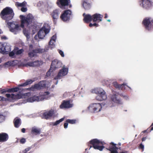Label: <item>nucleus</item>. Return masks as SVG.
Returning a JSON list of instances; mask_svg holds the SVG:
<instances>
[{
    "instance_id": "obj_1",
    "label": "nucleus",
    "mask_w": 153,
    "mask_h": 153,
    "mask_svg": "<svg viewBox=\"0 0 153 153\" xmlns=\"http://www.w3.org/2000/svg\"><path fill=\"white\" fill-rule=\"evenodd\" d=\"M106 143L104 142L99 140L97 139H94L91 140L88 143V146L90 147L89 149L93 147L95 149L98 150L100 151L103 150L105 148L107 150H108L110 153H127V152H118V149L120 150V147L116 146L117 144L113 142H111L108 145H106Z\"/></svg>"
},
{
    "instance_id": "obj_2",
    "label": "nucleus",
    "mask_w": 153,
    "mask_h": 153,
    "mask_svg": "<svg viewBox=\"0 0 153 153\" xmlns=\"http://www.w3.org/2000/svg\"><path fill=\"white\" fill-rule=\"evenodd\" d=\"M14 15L13 9L9 7H6L4 8L0 13V16L6 22L11 19Z\"/></svg>"
},
{
    "instance_id": "obj_3",
    "label": "nucleus",
    "mask_w": 153,
    "mask_h": 153,
    "mask_svg": "<svg viewBox=\"0 0 153 153\" xmlns=\"http://www.w3.org/2000/svg\"><path fill=\"white\" fill-rule=\"evenodd\" d=\"M142 24L146 30L148 31L153 30V18H145L143 20Z\"/></svg>"
},
{
    "instance_id": "obj_4",
    "label": "nucleus",
    "mask_w": 153,
    "mask_h": 153,
    "mask_svg": "<svg viewBox=\"0 0 153 153\" xmlns=\"http://www.w3.org/2000/svg\"><path fill=\"white\" fill-rule=\"evenodd\" d=\"M21 19V24L20 26L21 27L24 28L25 25L27 27L29 25L31 24L33 20V17L31 16L28 15L27 16H25L23 15L20 16Z\"/></svg>"
},
{
    "instance_id": "obj_5",
    "label": "nucleus",
    "mask_w": 153,
    "mask_h": 153,
    "mask_svg": "<svg viewBox=\"0 0 153 153\" xmlns=\"http://www.w3.org/2000/svg\"><path fill=\"white\" fill-rule=\"evenodd\" d=\"M30 92H27L25 94H21L20 92L16 95L13 94H5V96L7 98L10 97L13 100H18L23 98H26L27 97H29L30 95Z\"/></svg>"
},
{
    "instance_id": "obj_6",
    "label": "nucleus",
    "mask_w": 153,
    "mask_h": 153,
    "mask_svg": "<svg viewBox=\"0 0 153 153\" xmlns=\"http://www.w3.org/2000/svg\"><path fill=\"white\" fill-rule=\"evenodd\" d=\"M93 91L96 94H98L96 97L97 100L101 101L106 99V95L105 94V92L102 89L97 88L95 89Z\"/></svg>"
},
{
    "instance_id": "obj_7",
    "label": "nucleus",
    "mask_w": 153,
    "mask_h": 153,
    "mask_svg": "<svg viewBox=\"0 0 153 153\" xmlns=\"http://www.w3.org/2000/svg\"><path fill=\"white\" fill-rule=\"evenodd\" d=\"M46 86V82L45 81H40L39 83L32 86L30 88H27L29 91H34L35 89L40 90Z\"/></svg>"
},
{
    "instance_id": "obj_8",
    "label": "nucleus",
    "mask_w": 153,
    "mask_h": 153,
    "mask_svg": "<svg viewBox=\"0 0 153 153\" xmlns=\"http://www.w3.org/2000/svg\"><path fill=\"white\" fill-rule=\"evenodd\" d=\"M71 16V11L69 10L64 11L60 16L61 19L63 21L65 22L69 21Z\"/></svg>"
},
{
    "instance_id": "obj_9",
    "label": "nucleus",
    "mask_w": 153,
    "mask_h": 153,
    "mask_svg": "<svg viewBox=\"0 0 153 153\" xmlns=\"http://www.w3.org/2000/svg\"><path fill=\"white\" fill-rule=\"evenodd\" d=\"M102 108V105L99 103L92 104L88 107L89 110L92 112H97L100 111H101Z\"/></svg>"
},
{
    "instance_id": "obj_10",
    "label": "nucleus",
    "mask_w": 153,
    "mask_h": 153,
    "mask_svg": "<svg viewBox=\"0 0 153 153\" xmlns=\"http://www.w3.org/2000/svg\"><path fill=\"white\" fill-rule=\"evenodd\" d=\"M62 65V63L60 61L56 59H54L52 62L50 70H54L56 68H61Z\"/></svg>"
},
{
    "instance_id": "obj_11",
    "label": "nucleus",
    "mask_w": 153,
    "mask_h": 153,
    "mask_svg": "<svg viewBox=\"0 0 153 153\" xmlns=\"http://www.w3.org/2000/svg\"><path fill=\"white\" fill-rule=\"evenodd\" d=\"M45 52V49L37 48L29 52L28 53V55L30 57L32 58L37 53H42Z\"/></svg>"
},
{
    "instance_id": "obj_12",
    "label": "nucleus",
    "mask_w": 153,
    "mask_h": 153,
    "mask_svg": "<svg viewBox=\"0 0 153 153\" xmlns=\"http://www.w3.org/2000/svg\"><path fill=\"white\" fill-rule=\"evenodd\" d=\"M70 2V0H57L56 4L60 8L64 9L66 6L69 5Z\"/></svg>"
},
{
    "instance_id": "obj_13",
    "label": "nucleus",
    "mask_w": 153,
    "mask_h": 153,
    "mask_svg": "<svg viewBox=\"0 0 153 153\" xmlns=\"http://www.w3.org/2000/svg\"><path fill=\"white\" fill-rule=\"evenodd\" d=\"M73 104L70 102V100H64L59 106L61 109L69 108L73 107Z\"/></svg>"
},
{
    "instance_id": "obj_14",
    "label": "nucleus",
    "mask_w": 153,
    "mask_h": 153,
    "mask_svg": "<svg viewBox=\"0 0 153 153\" xmlns=\"http://www.w3.org/2000/svg\"><path fill=\"white\" fill-rule=\"evenodd\" d=\"M7 25L10 31L11 32L15 33L19 29V25L16 23L13 22H8Z\"/></svg>"
},
{
    "instance_id": "obj_15",
    "label": "nucleus",
    "mask_w": 153,
    "mask_h": 153,
    "mask_svg": "<svg viewBox=\"0 0 153 153\" xmlns=\"http://www.w3.org/2000/svg\"><path fill=\"white\" fill-rule=\"evenodd\" d=\"M93 0H82L81 1L82 7L86 10H88L91 7Z\"/></svg>"
},
{
    "instance_id": "obj_16",
    "label": "nucleus",
    "mask_w": 153,
    "mask_h": 153,
    "mask_svg": "<svg viewBox=\"0 0 153 153\" xmlns=\"http://www.w3.org/2000/svg\"><path fill=\"white\" fill-rule=\"evenodd\" d=\"M142 2V6L144 8L148 10L153 6V2L150 0H141Z\"/></svg>"
},
{
    "instance_id": "obj_17",
    "label": "nucleus",
    "mask_w": 153,
    "mask_h": 153,
    "mask_svg": "<svg viewBox=\"0 0 153 153\" xmlns=\"http://www.w3.org/2000/svg\"><path fill=\"white\" fill-rule=\"evenodd\" d=\"M60 13L59 10L56 9L54 10L51 14V15L52 18L53 22L54 24L56 23L57 20L59 17V15Z\"/></svg>"
},
{
    "instance_id": "obj_18",
    "label": "nucleus",
    "mask_w": 153,
    "mask_h": 153,
    "mask_svg": "<svg viewBox=\"0 0 153 153\" xmlns=\"http://www.w3.org/2000/svg\"><path fill=\"white\" fill-rule=\"evenodd\" d=\"M68 71V69L67 68H63L60 70L58 75L54 77V79H60L61 77L65 76L67 74Z\"/></svg>"
},
{
    "instance_id": "obj_19",
    "label": "nucleus",
    "mask_w": 153,
    "mask_h": 153,
    "mask_svg": "<svg viewBox=\"0 0 153 153\" xmlns=\"http://www.w3.org/2000/svg\"><path fill=\"white\" fill-rule=\"evenodd\" d=\"M20 90V88L18 87H15V88H7L6 89H4L1 90V94H2L5 93L6 92L8 93H14L17 92Z\"/></svg>"
},
{
    "instance_id": "obj_20",
    "label": "nucleus",
    "mask_w": 153,
    "mask_h": 153,
    "mask_svg": "<svg viewBox=\"0 0 153 153\" xmlns=\"http://www.w3.org/2000/svg\"><path fill=\"white\" fill-rule=\"evenodd\" d=\"M103 16L98 13H95L92 15L93 21L94 22H99L102 21Z\"/></svg>"
},
{
    "instance_id": "obj_21",
    "label": "nucleus",
    "mask_w": 153,
    "mask_h": 153,
    "mask_svg": "<svg viewBox=\"0 0 153 153\" xmlns=\"http://www.w3.org/2000/svg\"><path fill=\"white\" fill-rule=\"evenodd\" d=\"M54 114V111L51 110L44 113L43 116L45 119L47 120L51 118L53 115Z\"/></svg>"
},
{
    "instance_id": "obj_22",
    "label": "nucleus",
    "mask_w": 153,
    "mask_h": 153,
    "mask_svg": "<svg viewBox=\"0 0 153 153\" xmlns=\"http://www.w3.org/2000/svg\"><path fill=\"white\" fill-rule=\"evenodd\" d=\"M111 100L114 102L118 104H121L122 103L120 96L117 94H114L112 95L111 97Z\"/></svg>"
},
{
    "instance_id": "obj_23",
    "label": "nucleus",
    "mask_w": 153,
    "mask_h": 153,
    "mask_svg": "<svg viewBox=\"0 0 153 153\" xmlns=\"http://www.w3.org/2000/svg\"><path fill=\"white\" fill-rule=\"evenodd\" d=\"M9 139L8 134L4 132L0 133V142H3L7 141Z\"/></svg>"
},
{
    "instance_id": "obj_24",
    "label": "nucleus",
    "mask_w": 153,
    "mask_h": 153,
    "mask_svg": "<svg viewBox=\"0 0 153 153\" xmlns=\"http://www.w3.org/2000/svg\"><path fill=\"white\" fill-rule=\"evenodd\" d=\"M50 93L48 91H45L42 94H40L39 96L40 101H43L44 100H48L50 97Z\"/></svg>"
},
{
    "instance_id": "obj_25",
    "label": "nucleus",
    "mask_w": 153,
    "mask_h": 153,
    "mask_svg": "<svg viewBox=\"0 0 153 153\" xmlns=\"http://www.w3.org/2000/svg\"><path fill=\"white\" fill-rule=\"evenodd\" d=\"M43 64V62L41 61H36L34 62H29L27 63V65L30 67H36L40 66Z\"/></svg>"
},
{
    "instance_id": "obj_26",
    "label": "nucleus",
    "mask_w": 153,
    "mask_h": 153,
    "mask_svg": "<svg viewBox=\"0 0 153 153\" xmlns=\"http://www.w3.org/2000/svg\"><path fill=\"white\" fill-rule=\"evenodd\" d=\"M83 16H84L83 20L85 23H88L93 21L92 15L91 16L89 14L85 15L84 13L83 14Z\"/></svg>"
},
{
    "instance_id": "obj_27",
    "label": "nucleus",
    "mask_w": 153,
    "mask_h": 153,
    "mask_svg": "<svg viewBox=\"0 0 153 153\" xmlns=\"http://www.w3.org/2000/svg\"><path fill=\"white\" fill-rule=\"evenodd\" d=\"M27 101L30 102H32L35 101H40L39 96H34L32 97L28 98L27 99Z\"/></svg>"
},
{
    "instance_id": "obj_28",
    "label": "nucleus",
    "mask_w": 153,
    "mask_h": 153,
    "mask_svg": "<svg viewBox=\"0 0 153 153\" xmlns=\"http://www.w3.org/2000/svg\"><path fill=\"white\" fill-rule=\"evenodd\" d=\"M35 81V80H32L31 79H28L26 81L23 83L19 84V86L25 87L27 85L32 84L33 82Z\"/></svg>"
},
{
    "instance_id": "obj_29",
    "label": "nucleus",
    "mask_w": 153,
    "mask_h": 153,
    "mask_svg": "<svg viewBox=\"0 0 153 153\" xmlns=\"http://www.w3.org/2000/svg\"><path fill=\"white\" fill-rule=\"evenodd\" d=\"M43 28H42L39 31L38 35L39 39H43L46 35L43 30Z\"/></svg>"
},
{
    "instance_id": "obj_30",
    "label": "nucleus",
    "mask_w": 153,
    "mask_h": 153,
    "mask_svg": "<svg viewBox=\"0 0 153 153\" xmlns=\"http://www.w3.org/2000/svg\"><path fill=\"white\" fill-rule=\"evenodd\" d=\"M31 133L32 134H34L36 135L40 134L41 133V130L40 129L33 128L31 130Z\"/></svg>"
},
{
    "instance_id": "obj_31",
    "label": "nucleus",
    "mask_w": 153,
    "mask_h": 153,
    "mask_svg": "<svg viewBox=\"0 0 153 153\" xmlns=\"http://www.w3.org/2000/svg\"><path fill=\"white\" fill-rule=\"evenodd\" d=\"M14 126L16 128H18L21 124V120L20 119H15L14 121Z\"/></svg>"
},
{
    "instance_id": "obj_32",
    "label": "nucleus",
    "mask_w": 153,
    "mask_h": 153,
    "mask_svg": "<svg viewBox=\"0 0 153 153\" xmlns=\"http://www.w3.org/2000/svg\"><path fill=\"white\" fill-rule=\"evenodd\" d=\"M18 48H15V50L16 54V55L21 54L24 51V50L23 49H22L20 50H18Z\"/></svg>"
},
{
    "instance_id": "obj_33",
    "label": "nucleus",
    "mask_w": 153,
    "mask_h": 153,
    "mask_svg": "<svg viewBox=\"0 0 153 153\" xmlns=\"http://www.w3.org/2000/svg\"><path fill=\"white\" fill-rule=\"evenodd\" d=\"M6 48V47H5L3 45H2L1 46H0V52H3V53H5L6 52H7L8 51H7Z\"/></svg>"
},
{
    "instance_id": "obj_34",
    "label": "nucleus",
    "mask_w": 153,
    "mask_h": 153,
    "mask_svg": "<svg viewBox=\"0 0 153 153\" xmlns=\"http://www.w3.org/2000/svg\"><path fill=\"white\" fill-rule=\"evenodd\" d=\"M64 120V118H62L61 119L59 120H57L55 122L53 123V126H56L57 125L59 124L60 123L63 121Z\"/></svg>"
},
{
    "instance_id": "obj_35",
    "label": "nucleus",
    "mask_w": 153,
    "mask_h": 153,
    "mask_svg": "<svg viewBox=\"0 0 153 153\" xmlns=\"http://www.w3.org/2000/svg\"><path fill=\"white\" fill-rule=\"evenodd\" d=\"M76 121V120H71L68 119L67 120L66 122L71 124H74L75 123Z\"/></svg>"
},
{
    "instance_id": "obj_36",
    "label": "nucleus",
    "mask_w": 153,
    "mask_h": 153,
    "mask_svg": "<svg viewBox=\"0 0 153 153\" xmlns=\"http://www.w3.org/2000/svg\"><path fill=\"white\" fill-rule=\"evenodd\" d=\"M55 45L54 44L53 42L50 40L49 42V47L51 49L54 48Z\"/></svg>"
},
{
    "instance_id": "obj_37",
    "label": "nucleus",
    "mask_w": 153,
    "mask_h": 153,
    "mask_svg": "<svg viewBox=\"0 0 153 153\" xmlns=\"http://www.w3.org/2000/svg\"><path fill=\"white\" fill-rule=\"evenodd\" d=\"M153 130V123L152 124L150 127L148 128L147 130H144L143 132L145 133L146 132H149Z\"/></svg>"
},
{
    "instance_id": "obj_38",
    "label": "nucleus",
    "mask_w": 153,
    "mask_h": 153,
    "mask_svg": "<svg viewBox=\"0 0 153 153\" xmlns=\"http://www.w3.org/2000/svg\"><path fill=\"white\" fill-rule=\"evenodd\" d=\"M26 4V3L25 2H23L22 3H20L19 2H17L16 3V5L18 7H23L25 6Z\"/></svg>"
},
{
    "instance_id": "obj_39",
    "label": "nucleus",
    "mask_w": 153,
    "mask_h": 153,
    "mask_svg": "<svg viewBox=\"0 0 153 153\" xmlns=\"http://www.w3.org/2000/svg\"><path fill=\"white\" fill-rule=\"evenodd\" d=\"M112 84L114 87L118 89L119 88H120V87L121 86V85H120L118 84V83L116 82H113Z\"/></svg>"
},
{
    "instance_id": "obj_40",
    "label": "nucleus",
    "mask_w": 153,
    "mask_h": 153,
    "mask_svg": "<svg viewBox=\"0 0 153 153\" xmlns=\"http://www.w3.org/2000/svg\"><path fill=\"white\" fill-rule=\"evenodd\" d=\"M42 28H43V30L45 35L48 34L49 32V30L48 28H46L45 27L43 26Z\"/></svg>"
},
{
    "instance_id": "obj_41",
    "label": "nucleus",
    "mask_w": 153,
    "mask_h": 153,
    "mask_svg": "<svg viewBox=\"0 0 153 153\" xmlns=\"http://www.w3.org/2000/svg\"><path fill=\"white\" fill-rule=\"evenodd\" d=\"M16 54L15 50V49L11 52H10L9 54V55L10 57H13Z\"/></svg>"
},
{
    "instance_id": "obj_42",
    "label": "nucleus",
    "mask_w": 153,
    "mask_h": 153,
    "mask_svg": "<svg viewBox=\"0 0 153 153\" xmlns=\"http://www.w3.org/2000/svg\"><path fill=\"white\" fill-rule=\"evenodd\" d=\"M26 141V140L25 138H21L19 141V142L21 144H24L25 143Z\"/></svg>"
},
{
    "instance_id": "obj_43",
    "label": "nucleus",
    "mask_w": 153,
    "mask_h": 153,
    "mask_svg": "<svg viewBox=\"0 0 153 153\" xmlns=\"http://www.w3.org/2000/svg\"><path fill=\"white\" fill-rule=\"evenodd\" d=\"M98 26V24L96 23H94L93 24H92L91 23H90L89 24V26L90 27H91L93 26L97 27Z\"/></svg>"
},
{
    "instance_id": "obj_44",
    "label": "nucleus",
    "mask_w": 153,
    "mask_h": 153,
    "mask_svg": "<svg viewBox=\"0 0 153 153\" xmlns=\"http://www.w3.org/2000/svg\"><path fill=\"white\" fill-rule=\"evenodd\" d=\"M126 85L125 84H123L122 85H121L120 88H119V89H121L122 90H123L125 89V86Z\"/></svg>"
},
{
    "instance_id": "obj_45",
    "label": "nucleus",
    "mask_w": 153,
    "mask_h": 153,
    "mask_svg": "<svg viewBox=\"0 0 153 153\" xmlns=\"http://www.w3.org/2000/svg\"><path fill=\"white\" fill-rule=\"evenodd\" d=\"M4 117L2 114H0V123L4 120Z\"/></svg>"
},
{
    "instance_id": "obj_46",
    "label": "nucleus",
    "mask_w": 153,
    "mask_h": 153,
    "mask_svg": "<svg viewBox=\"0 0 153 153\" xmlns=\"http://www.w3.org/2000/svg\"><path fill=\"white\" fill-rule=\"evenodd\" d=\"M33 46L32 45L30 44V45H29V52H30L32 50H33Z\"/></svg>"
},
{
    "instance_id": "obj_47",
    "label": "nucleus",
    "mask_w": 153,
    "mask_h": 153,
    "mask_svg": "<svg viewBox=\"0 0 153 153\" xmlns=\"http://www.w3.org/2000/svg\"><path fill=\"white\" fill-rule=\"evenodd\" d=\"M17 60H14L11 62H13L12 63V64L11 65V66H14L15 65L17 64Z\"/></svg>"
},
{
    "instance_id": "obj_48",
    "label": "nucleus",
    "mask_w": 153,
    "mask_h": 153,
    "mask_svg": "<svg viewBox=\"0 0 153 153\" xmlns=\"http://www.w3.org/2000/svg\"><path fill=\"white\" fill-rule=\"evenodd\" d=\"M59 53L60 54L61 56L62 57H64V54L63 52L61 50H59Z\"/></svg>"
},
{
    "instance_id": "obj_49",
    "label": "nucleus",
    "mask_w": 153,
    "mask_h": 153,
    "mask_svg": "<svg viewBox=\"0 0 153 153\" xmlns=\"http://www.w3.org/2000/svg\"><path fill=\"white\" fill-rule=\"evenodd\" d=\"M27 10V9L26 7H22L21 8V10L23 12H26Z\"/></svg>"
},
{
    "instance_id": "obj_50",
    "label": "nucleus",
    "mask_w": 153,
    "mask_h": 153,
    "mask_svg": "<svg viewBox=\"0 0 153 153\" xmlns=\"http://www.w3.org/2000/svg\"><path fill=\"white\" fill-rule=\"evenodd\" d=\"M12 62H13L8 61L7 62L5 63V65H8L9 66H11V65L12 64H12Z\"/></svg>"
},
{
    "instance_id": "obj_51",
    "label": "nucleus",
    "mask_w": 153,
    "mask_h": 153,
    "mask_svg": "<svg viewBox=\"0 0 153 153\" xmlns=\"http://www.w3.org/2000/svg\"><path fill=\"white\" fill-rule=\"evenodd\" d=\"M139 148L142 149L143 151L144 148V145H143L142 143L140 144L139 146Z\"/></svg>"
},
{
    "instance_id": "obj_52",
    "label": "nucleus",
    "mask_w": 153,
    "mask_h": 153,
    "mask_svg": "<svg viewBox=\"0 0 153 153\" xmlns=\"http://www.w3.org/2000/svg\"><path fill=\"white\" fill-rule=\"evenodd\" d=\"M56 36L55 35H53V36L51 39L50 40H51V41L52 40H53V41H55L56 39Z\"/></svg>"
},
{
    "instance_id": "obj_53",
    "label": "nucleus",
    "mask_w": 153,
    "mask_h": 153,
    "mask_svg": "<svg viewBox=\"0 0 153 153\" xmlns=\"http://www.w3.org/2000/svg\"><path fill=\"white\" fill-rule=\"evenodd\" d=\"M68 123L67 122L65 121V122L64 123V128H66L68 127Z\"/></svg>"
},
{
    "instance_id": "obj_54",
    "label": "nucleus",
    "mask_w": 153,
    "mask_h": 153,
    "mask_svg": "<svg viewBox=\"0 0 153 153\" xmlns=\"http://www.w3.org/2000/svg\"><path fill=\"white\" fill-rule=\"evenodd\" d=\"M53 71H52V70H50V69L47 72L46 75L48 76H50L51 74V71L52 72Z\"/></svg>"
},
{
    "instance_id": "obj_55",
    "label": "nucleus",
    "mask_w": 153,
    "mask_h": 153,
    "mask_svg": "<svg viewBox=\"0 0 153 153\" xmlns=\"http://www.w3.org/2000/svg\"><path fill=\"white\" fill-rule=\"evenodd\" d=\"M6 100L5 98L2 97L1 96H0V101H6Z\"/></svg>"
},
{
    "instance_id": "obj_56",
    "label": "nucleus",
    "mask_w": 153,
    "mask_h": 153,
    "mask_svg": "<svg viewBox=\"0 0 153 153\" xmlns=\"http://www.w3.org/2000/svg\"><path fill=\"white\" fill-rule=\"evenodd\" d=\"M30 149L31 148L30 147L26 148L25 150V153H27V152L30 151Z\"/></svg>"
},
{
    "instance_id": "obj_57",
    "label": "nucleus",
    "mask_w": 153,
    "mask_h": 153,
    "mask_svg": "<svg viewBox=\"0 0 153 153\" xmlns=\"http://www.w3.org/2000/svg\"><path fill=\"white\" fill-rule=\"evenodd\" d=\"M23 33L24 34L27 36H28V34L27 31L25 30H23Z\"/></svg>"
},
{
    "instance_id": "obj_58",
    "label": "nucleus",
    "mask_w": 153,
    "mask_h": 153,
    "mask_svg": "<svg viewBox=\"0 0 153 153\" xmlns=\"http://www.w3.org/2000/svg\"><path fill=\"white\" fill-rule=\"evenodd\" d=\"M1 39H4V40H6L7 39V37L4 36H2L1 37Z\"/></svg>"
},
{
    "instance_id": "obj_59",
    "label": "nucleus",
    "mask_w": 153,
    "mask_h": 153,
    "mask_svg": "<svg viewBox=\"0 0 153 153\" xmlns=\"http://www.w3.org/2000/svg\"><path fill=\"white\" fill-rule=\"evenodd\" d=\"M21 131L23 133H25V128H22L21 129Z\"/></svg>"
},
{
    "instance_id": "obj_60",
    "label": "nucleus",
    "mask_w": 153,
    "mask_h": 153,
    "mask_svg": "<svg viewBox=\"0 0 153 153\" xmlns=\"http://www.w3.org/2000/svg\"><path fill=\"white\" fill-rule=\"evenodd\" d=\"M146 139V137H143L142 138V141H145Z\"/></svg>"
},
{
    "instance_id": "obj_61",
    "label": "nucleus",
    "mask_w": 153,
    "mask_h": 153,
    "mask_svg": "<svg viewBox=\"0 0 153 153\" xmlns=\"http://www.w3.org/2000/svg\"><path fill=\"white\" fill-rule=\"evenodd\" d=\"M108 17V15L107 13H105V17L104 18H106Z\"/></svg>"
},
{
    "instance_id": "obj_62",
    "label": "nucleus",
    "mask_w": 153,
    "mask_h": 153,
    "mask_svg": "<svg viewBox=\"0 0 153 153\" xmlns=\"http://www.w3.org/2000/svg\"><path fill=\"white\" fill-rule=\"evenodd\" d=\"M117 144V146H120L121 145V143H119L118 144Z\"/></svg>"
},
{
    "instance_id": "obj_63",
    "label": "nucleus",
    "mask_w": 153,
    "mask_h": 153,
    "mask_svg": "<svg viewBox=\"0 0 153 153\" xmlns=\"http://www.w3.org/2000/svg\"><path fill=\"white\" fill-rule=\"evenodd\" d=\"M107 21H108V22H110L111 20H110V19H108V20H107Z\"/></svg>"
},
{
    "instance_id": "obj_64",
    "label": "nucleus",
    "mask_w": 153,
    "mask_h": 153,
    "mask_svg": "<svg viewBox=\"0 0 153 153\" xmlns=\"http://www.w3.org/2000/svg\"><path fill=\"white\" fill-rule=\"evenodd\" d=\"M2 33V32H0V34L1 33Z\"/></svg>"
}]
</instances>
